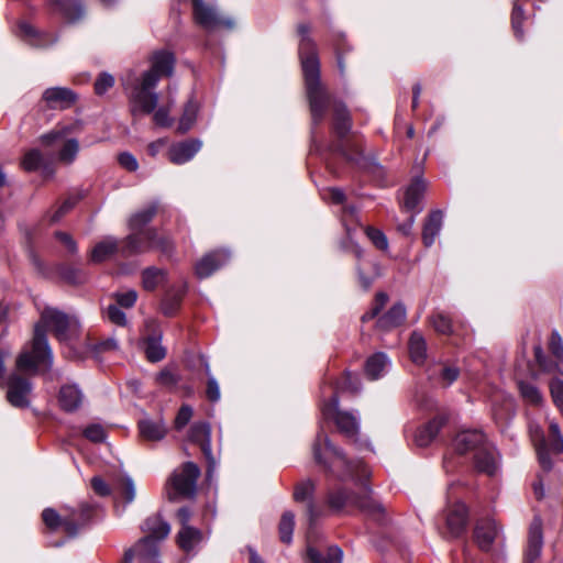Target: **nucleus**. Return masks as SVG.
I'll return each instance as SVG.
<instances>
[{"mask_svg": "<svg viewBox=\"0 0 563 563\" xmlns=\"http://www.w3.org/2000/svg\"><path fill=\"white\" fill-rule=\"evenodd\" d=\"M312 449L314 460L327 466L340 481L360 483L364 489V495L360 497L342 488L331 490L328 494L329 507L335 512L360 509L378 519L384 512V508L380 503L372 498L369 488L363 483L369 476L367 466L360 460L349 461L341 451L331 444L323 430L318 432Z\"/></svg>", "mask_w": 563, "mask_h": 563, "instance_id": "1", "label": "nucleus"}, {"mask_svg": "<svg viewBox=\"0 0 563 563\" xmlns=\"http://www.w3.org/2000/svg\"><path fill=\"white\" fill-rule=\"evenodd\" d=\"M54 332L59 341L69 340L70 335L80 332L77 318L54 309L46 308L41 320L35 324L34 338L30 350H24L16 358V369L22 373L35 374L41 365H52V352L47 343L45 329Z\"/></svg>", "mask_w": 563, "mask_h": 563, "instance_id": "2", "label": "nucleus"}, {"mask_svg": "<svg viewBox=\"0 0 563 563\" xmlns=\"http://www.w3.org/2000/svg\"><path fill=\"white\" fill-rule=\"evenodd\" d=\"M151 63V69L143 73L135 82H132L130 77L123 80L124 88L130 90L129 98L133 115H136L137 112L150 114L156 109L158 95L153 92V89L157 86L161 77L173 75L175 56L169 51H157L153 53Z\"/></svg>", "mask_w": 563, "mask_h": 563, "instance_id": "3", "label": "nucleus"}, {"mask_svg": "<svg viewBox=\"0 0 563 563\" xmlns=\"http://www.w3.org/2000/svg\"><path fill=\"white\" fill-rule=\"evenodd\" d=\"M298 32L301 35L299 43V57L305 76L307 96L310 106L312 124L322 122L330 106V96L320 82V64L314 42L309 36V27L299 25Z\"/></svg>", "mask_w": 563, "mask_h": 563, "instance_id": "4", "label": "nucleus"}, {"mask_svg": "<svg viewBox=\"0 0 563 563\" xmlns=\"http://www.w3.org/2000/svg\"><path fill=\"white\" fill-rule=\"evenodd\" d=\"M146 536L124 554L122 563H132L134 555L139 563H161L158 560L157 541L165 539L170 532V526L159 515L148 517L143 526Z\"/></svg>", "mask_w": 563, "mask_h": 563, "instance_id": "5", "label": "nucleus"}, {"mask_svg": "<svg viewBox=\"0 0 563 563\" xmlns=\"http://www.w3.org/2000/svg\"><path fill=\"white\" fill-rule=\"evenodd\" d=\"M529 432L538 453L539 463L544 471L549 472L552 468L550 455L563 453V435L560 427L556 422L551 421L549 424V434L545 437L538 424L531 423L529 426Z\"/></svg>", "mask_w": 563, "mask_h": 563, "instance_id": "6", "label": "nucleus"}, {"mask_svg": "<svg viewBox=\"0 0 563 563\" xmlns=\"http://www.w3.org/2000/svg\"><path fill=\"white\" fill-rule=\"evenodd\" d=\"M154 249L163 253H169L173 249V243L167 238L158 236L155 230L147 229L132 231V233L122 241L120 252L124 257H128Z\"/></svg>", "mask_w": 563, "mask_h": 563, "instance_id": "7", "label": "nucleus"}, {"mask_svg": "<svg viewBox=\"0 0 563 563\" xmlns=\"http://www.w3.org/2000/svg\"><path fill=\"white\" fill-rule=\"evenodd\" d=\"M200 468L194 462H186L175 470L167 482V496L169 500L178 498H194L197 490V481Z\"/></svg>", "mask_w": 563, "mask_h": 563, "instance_id": "8", "label": "nucleus"}, {"mask_svg": "<svg viewBox=\"0 0 563 563\" xmlns=\"http://www.w3.org/2000/svg\"><path fill=\"white\" fill-rule=\"evenodd\" d=\"M321 411L325 419H333L340 432L347 438H353L357 433V418L351 412L339 410V397L330 396V400L322 404Z\"/></svg>", "mask_w": 563, "mask_h": 563, "instance_id": "9", "label": "nucleus"}, {"mask_svg": "<svg viewBox=\"0 0 563 563\" xmlns=\"http://www.w3.org/2000/svg\"><path fill=\"white\" fill-rule=\"evenodd\" d=\"M88 508H82L79 512L73 511L70 515H58L54 509L46 508L42 514L44 523L52 530L62 528L68 536L77 533L79 525L86 520Z\"/></svg>", "mask_w": 563, "mask_h": 563, "instance_id": "10", "label": "nucleus"}, {"mask_svg": "<svg viewBox=\"0 0 563 563\" xmlns=\"http://www.w3.org/2000/svg\"><path fill=\"white\" fill-rule=\"evenodd\" d=\"M351 129L352 119L346 107L342 102H334L332 130L333 133L339 137L340 142L333 146V151L339 152L347 159H354V157L347 153V144L343 143V140L347 136Z\"/></svg>", "mask_w": 563, "mask_h": 563, "instance_id": "11", "label": "nucleus"}, {"mask_svg": "<svg viewBox=\"0 0 563 563\" xmlns=\"http://www.w3.org/2000/svg\"><path fill=\"white\" fill-rule=\"evenodd\" d=\"M7 386V399L13 407L25 408L30 405L29 396L32 391V384L27 378L11 374Z\"/></svg>", "mask_w": 563, "mask_h": 563, "instance_id": "12", "label": "nucleus"}, {"mask_svg": "<svg viewBox=\"0 0 563 563\" xmlns=\"http://www.w3.org/2000/svg\"><path fill=\"white\" fill-rule=\"evenodd\" d=\"M195 21L206 30H214L221 25L232 27L230 20L221 19L216 10L207 5L202 0H192Z\"/></svg>", "mask_w": 563, "mask_h": 563, "instance_id": "13", "label": "nucleus"}, {"mask_svg": "<svg viewBox=\"0 0 563 563\" xmlns=\"http://www.w3.org/2000/svg\"><path fill=\"white\" fill-rule=\"evenodd\" d=\"M146 333H154L151 336H147L144 341L145 344V355L150 362H159L166 355V350L162 345V331L158 328V324L155 320L151 319L145 322Z\"/></svg>", "mask_w": 563, "mask_h": 563, "instance_id": "14", "label": "nucleus"}, {"mask_svg": "<svg viewBox=\"0 0 563 563\" xmlns=\"http://www.w3.org/2000/svg\"><path fill=\"white\" fill-rule=\"evenodd\" d=\"M543 548L542 520L536 516L528 531V543L525 551V563H534L541 555Z\"/></svg>", "mask_w": 563, "mask_h": 563, "instance_id": "15", "label": "nucleus"}, {"mask_svg": "<svg viewBox=\"0 0 563 563\" xmlns=\"http://www.w3.org/2000/svg\"><path fill=\"white\" fill-rule=\"evenodd\" d=\"M77 96L69 88L52 87L47 88L42 96L46 107L54 110H64L70 108L76 102Z\"/></svg>", "mask_w": 563, "mask_h": 563, "instance_id": "16", "label": "nucleus"}, {"mask_svg": "<svg viewBox=\"0 0 563 563\" xmlns=\"http://www.w3.org/2000/svg\"><path fill=\"white\" fill-rule=\"evenodd\" d=\"M475 467L478 472L494 476L499 470V454L496 448L486 443L479 448L474 456Z\"/></svg>", "mask_w": 563, "mask_h": 563, "instance_id": "17", "label": "nucleus"}, {"mask_svg": "<svg viewBox=\"0 0 563 563\" xmlns=\"http://www.w3.org/2000/svg\"><path fill=\"white\" fill-rule=\"evenodd\" d=\"M445 523L448 533L451 537L461 536L466 528L467 523V508L462 503H456L451 506L445 516Z\"/></svg>", "mask_w": 563, "mask_h": 563, "instance_id": "18", "label": "nucleus"}, {"mask_svg": "<svg viewBox=\"0 0 563 563\" xmlns=\"http://www.w3.org/2000/svg\"><path fill=\"white\" fill-rule=\"evenodd\" d=\"M229 252L223 250L207 254L196 264L195 269L197 276L199 278L209 277L213 272L223 266L229 261Z\"/></svg>", "mask_w": 563, "mask_h": 563, "instance_id": "19", "label": "nucleus"}, {"mask_svg": "<svg viewBox=\"0 0 563 563\" xmlns=\"http://www.w3.org/2000/svg\"><path fill=\"white\" fill-rule=\"evenodd\" d=\"M84 399L85 396L76 384H65L59 389L58 404L66 412H74L78 410L81 407Z\"/></svg>", "mask_w": 563, "mask_h": 563, "instance_id": "20", "label": "nucleus"}, {"mask_svg": "<svg viewBox=\"0 0 563 563\" xmlns=\"http://www.w3.org/2000/svg\"><path fill=\"white\" fill-rule=\"evenodd\" d=\"M486 444L485 435L478 430L462 431L453 440V446L456 452L464 454L472 450H478Z\"/></svg>", "mask_w": 563, "mask_h": 563, "instance_id": "21", "label": "nucleus"}, {"mask_svg": "<svg viewBox=\"0 0 563 563\" xmlns=\"http://www.w3.org/2000/svg\"><path fill=\"white\" fill-rule=\"evenodd\" d=\"M497 534L498 527L493 519H482L476 523L474 539L482 550H489Z\"/></svg>", "mask_w": 563, "mask_h": 563, "instance_id": "22", "label": "nucleus"}, {"mask_svg": "<svg viewBox=\"0 0 563 563\" xmlns=\"http://www.w3.org/2000/svg\"><path fill=\"white\" fill-rule=\"evenodd\" d=\"M201 148L199 140H187L169 148V159L174 164H184L190 161Z\"/></svg>", "mask_w": 563, "mask_h": 563, "instance_id": "23", "label": "nucleus"}, {"mask_svg": "<svg viewBox=\"0 0 563 563\" xmlns=\"http://www.w3.org/2000/svg\"><path fill=\"white\" fill-rule=\"evenodd\" d=\"M188 438L191 442L200 445L206 459L212 462L211 456V429L207 422H197L190 427Z\"/></svg>", "mask_w": 563, "mask_h": 563, "instance_id": "24", "label": "nucleus"}, {"mask_svg": "<svg viewBox=\"0 0 563 563\" xmlns=\"http://www.w3.org/2000/svg\"><path fill=\"white\" fill-rule=\"evenodd\" d=\"M314 493V484L311 481H305L299 483L294 492V499L296 501H306L308 500V507L307 512L309 517L310 525L313 523L317 518L321 515L318 507L314 505V503L311 500V497Z\"/></svg>", "mask_w": 563, "mask_h": 563, "instance_id": "25", "label": "nucleus"}, {"mask_svg": "<svg viewBox=\"0 0 563 563\" xmlns=\"http://www.w3.org/2000/svg\"><path fill=\"white\" fill-rule=\"evenodd\" d=\"M426 190V184L423 179L417 177L412 180V183L407 187L405 191L404 197V208L407 211L418 213L421 211L420 208H418L422 197L423 192Z\"/></svg>", "mask_w": 563, "mask_h": 563, "instance_id": "26", "label": "nucleus"}, {"mask_svg": "<svg viewBox=\"0 0 563 563\" xmlns=\"http://www.w3.org/2000/svg\"><path fill=\"white\" fill-rule=\"evenodd\" d=\"M140 435L147 441H161L167 433V427L163 419H143L139 422Z\"/></svg>", "mask_w": 563, "mask_h": 563, "instance_id": "27", "label": "nucleus"}, {"mask_svg": "<svg viewBox=\"0 0 563 563\" xmlns=\"http://www.w3.org/2000/svg\"><path fill=\"white\" fill-rule=\"evenodd\" d=\"M406 319V308L402 303H395L386 313L380 316L376 322L379 330L389 331L399 327Z\"/></svg>", "mask_w": 563, "mask_h": 563, "instance_id": "28", "label": "nucleus"}, {"mask_svg": "<svg viewBox=\"0 0 563 563\" xmlns=\"http://www.w3.org/2000/svg\"><path fill=\"white\" fill-rule=\"evenodd\" d=\"M445 423L444 417H435L428 423L419 428L415 435V441L419 446H427L437 437L440 429Z\"/></svg>", "mask_w": 563, "mask_h": 563, "instance_id": "29", "label": "nucleus"}, {"mask_svg": "<svg viewBox=\"0 0 563 563\" xmlns=\"http://www.w3.org/2000/svg\"><path fill=\"white\" fill-rule=\"evenodd\" d=\"M443 223V213L440 210L432 211L423 225L422 241L423 244L429 247L431 246L435 238L439 235Z\"/></svg>", "mask_w": 563, "mask_h": 563, "instance_id": "30", "label": "nucleus"}, {"mask_svg": "<svg viewBox=\"0 0 563 563\" xmlns=\"http://www.w3.org/2000/svg\"><path fill=\"white\" fill-rule=\"evenodd\" d=\"M389 361L386 354L378 352L369 356L365 363V374L372 379H378L388 371Z\"/></svg>", "mask_w": 563, "mask_h": 563, "instance_id": "31", "label": "nucleus"}, {"mask_svg": "<svg viewBox=\"0 0 563 563\" xmlns=\"http://www.w3.org/2000/svg\"><path fill=\"white\" fill-rule=\"evenodd\" d=\"M53 4L69 22L80 20L85 14V9L79 0H54Z\"/></svg>", "mask_w": 563, "mask_h": 563, "instance_id": "32", "label": "nucleus"}, {"mask_svg": "<svg viewBox=\"0 0 563 563\" xmlns=\"http://www.w3.org/2000/svg\"><path fill=\"white\" fill-rule=\"evenodd\" d=\"M201 541L202 532L191 526L181 528L177 534V543L186 552L194 550Z\"/></svg>", "mask_w": 563, "mask_h": 563, "instance_id": "33", "label": "nucleus"}, {"mask_svg": "<svg viewBox=\"0 0 563 563\" xmlns=\"http://www.w3.org/2000/svg\"><path fill=\"white\" fill-rule=\"evenodd\" d=\"M121 246L115 239L107 238L95 245L91 251L90 258L95 263H101L110 258L115 252L120 251Z\"/></svg>", "mask_w": 563, "mask_h": 563, "instance_id": "34", "label": "nucleus"}, {"mask_svg": "<svg viewBox=\"0 0 563 563\" xmlns=\"http://www.w3.org/2000/svg\"><path fill=\"white\" fill-rule=\"evenodd\" d=\"M307 556L309 563H342V550L338 547H330L324 553L308 547Z\"/></svg>", "mask_w": 563, "mask_h": 563, "instance_id": "35", "label": "nucleus"}, {"mask_svg": "<svg viewBox=\"0 0 563 563\" xmlns=\"http://www.w3.org/2000/svg\"><path fill=\"white\" fill-rule=\"evenodd\" d=\"M409 353L416 364H422L427 357V343L423 335L418 331H413L410 336Z\"/></svg>", "mask_w": 563, "mask_h": 563, "instance_id": "36", "label": "nucleus"}, {"mask_svg": "<svg viewBox=\"0 0 563 563\" xmlns=\"http://www.w3.org/2000/svg\"><path fill=\"white\" fill-rule=\"evenodd\" d=\"M157 212V203H152L143 210L135 212L129 220L131 231H140L152 221Z\"/></svg>", "mask_w": 563, "mask_h": 563, "instance_id": "37", "label": "nucleus"}, {"mask_svg": "<svg viewBox=\"0 0 563 563\" xmlns=\"http://www.w3.org/2000/svg\"><path fill=\"white\" fill-rule=\"evenodd\" d=\"M429 321L433 327L434 331L442 335H451L454 333V328L452 323V319L444 311H434Z\"/></svg>", "mask_w": 563, "mask_h": 563, "instance_id": "38", "label": "nucleus"}, {"mask_svg": "<svg viewBox=\"0 0 563 563\" xmlns=\"http://www.w3.org/2000/svg\"><path fill=\"white\" fill-rule=\"evenodd\" d=\"M295 528V514L290 510L283 512L278 523L279 539L285 544H290L292 541V532Z\"/></svg>", "mask_w": 563, "mask_h": 563, "instance_id": "39", "label": "nucleus"}, {"mask_svg": "<svg viewBox=\"0 0 563 563\" xmlns=\"http://www.w3.org/2000/svg\"><path fill=\"white\" fill-rule=\"evenodd\" d=\"M118 497L123 501L124 506L134 501L136 496L135 484L133 479L124 475L115 486Z\"/></svg>", "mask_w": 563, "mask_h": 563, "instance_id": "40", "label": "nucleus"}, {"mask_svg": "<svg viewBox=\"0 0 563 563\" xmlns=\"http://www.w3.org/2000/svg\"><path fill=\"white\" fill-rule=\"evenodd\" d=\"M361 383L356 375L345 373L334 384V393L331 396H336L339 391H349L355 394L360 390Z\"/></svg>", "mask_w": 563, "mask_h": 563, "instance_id": "41", "label": "nucleus"}, {"mask_svg": "<svg viewBox=\"0 0 563 563\" xmlns=\"http://www.w3.org/2000/svg\"><path fill=\"white\" fill-rule=\"evenodd\" d=\"M165 279V272L155 267H148L142 273V285L145 290L152 291Z\"/></svg>", "mask_w": 563, "mask_h": 563, "instance_id": "42", "label": "nucleus"}, {"mask_svg": "<svg viewBox=\"0 0 563 563\" xmlns=\"http://www.w3.org/2000/svg\"><path fill=\"white\" fill-rule=\"evenodd\" d=\"M197 113L198 104L195 101L189 100L185 106L183 115L179 120V131H181L183 133L189 131L196 121Z\"/></svg>", "mask_w": 563, "mask_h": 563, "instance_id": "43", "label": "nucleus"}, {"mask_svg": "<svg viewBox=\"0 0 563 563\" xmlns=\"http://www.w3.org/2000/svg\"><path fill=\"white\" fill-rule=\"evenodd\" d=\"M78 151V141L75 139L67 140L58 153V159L65 164H70L75 161Z\"/></svg>", "mask_w": 563, "mask_h": 563, "instance_id": "44", "label": "nucleus"}, {"mask_svg": "<svg viewBox=\"0 0 563 563\" xmlns=\"http://www.w3.org/2000/svg\"><path fill=\"white\" fill-rule=\"evenodd\" d=\"M388 301V295L379 291L376 294L372 308L362 316V322L376 318Z\"/></svg>", "mask_w": 563, "mask_h": 563, "instance_id": "45", "label": "nucleus"}, {"mask_svg": "<svg viewBox=\"0 0 563 563\" xmlns=\"http://www.w3.org/2000/svg\"><path fill=\"white\" fill-rule=\"evenodd\" d=\"M180 382V376L170 367H165L156 376V383L163 387L173 389Z\"/></svg>", "mask_w": 563, "mask_h": 563, "instance_id": "46", "label": "nucleus"}, {"mask_svg": "<svg viewBox=\"0 0 563 563\" xmlns=\"http://www.w3.org/2000/svg\"><path fill=\"white\" fill-rule=\"evenodd\" d=\"M533 351H534V360H536L537 364L539 365V367L543 372L552 373V372L560 371V364L548 360V357L544 354L543 349L540 344L536 345Z\"/></svg>", "mask_w": 563, "mask_h": 563, "instance_id": "47", "label": "nucleus"}, {"mask_svg": "<svg viewBox=\"0 0 563 563\" xmlns=\"http://www.w3.org/2000/svg\"><path fill=\"white\" fill-rule=\"evenodd\" d=\"M365 233L376 249L380 251L388 250V240L383 231L373 227H366Z\"/></svg>", "mask_w": 563, "mask_h": 563, "instance_id": "48", "label": "nucleus"}, {"mask_svg": "<svg viewBox=\"0 0 563 563\" xmlns=\"http://www.w3.org/2000/svg\"><path fill=\"white\" fill-rule=\"evenodd\" d=\"M521 396L530 404L538 405L542 400L539 389L531 383L519 382Z\"/></svg>", "mask_w": 563, "mask_h": 563, "instance_id": "49", "label": "nucleus"}, {"mask_svg": "<svg viewBox=\"0 0 563 563\" xmlns=\"http://www.w3.org/2000/svg\"><path fill=\"white\" fill-rule=\"evenodd\" d=\"M520 1L521 0H517L514 3V9H512V13H511V25H512L515 35L518 38H522V36H523V31H522L521 26H522V22L525 20L523 9H522V5L520 4Z\"/></svg>", "mask_w": 563, "mask_h": 563, "instance_id": "50", "label": "nucleus"}, {"mask_svg": "<svg viewBox=\"0 0 563 563\" xmlns=\"http://www.w3.org/2000/svg\"><path fill=\"white\" fill-rule=\"evenodd\" d=\"M107 319L120 327H124L128 323L125 313L118 307V305H109L104 311Z\"/></svg>", "mask_w": 563, "mask_h": 563, "instance_id": "51", "label": "nucleus"}, {"mask_svg": "<svg viewBox=\"0 0 563 563\" xmlns=\"http://www.w3.org/2000/svg\"><path fill=\"white\" fill-rule=\"evenodd\" d=\"M42 155L37 150H31L25 153L22 159V167L27 170H36L42 163Z\"/></svg>", "mask_w": 563, "mask_h": 563, "instance_id": "52", "label": "nucleus"}, {"mask_svg": "<svg viewBox=\"0 0 563 563\" xmlns=\"http://www.w3.org/2000/svg\"><path fill=\"white\" fill-rule=\"evenodd\" d=\"M206 374L208 376L207 390H206L207 397L210 401L217 402L221 396L220 387H219L217 379L211 375L210 367L208 364H206Z\"/></svg>", "mask_w": 563, "mask_h": 563, "instance_id": "53", "label": "nucleus"}, {"mask_svg": "<svg viewBox=\"0 0 563 563\" xmlns=\"http://www.w3.org/2000/svg\"><path fill=\"white\" fill-rule=\"evenodd\" d=\"M118 306L123 308H132L137 300V292L133 289L115 292L113 295Z\"/></svg>", "mask_w": 563, "mask_h": 563, "instance_id": "54", "label": "nucleus"}, {"mask_svg": "<svg viewBox=\"0 0 563 563\" xmlns=\"http://www.w3.org/2000/svg\"><path fill=\"white\" fill-rule=\"evenodd\" d=\"M460 376V369L456 366L445 365L440 371L439 380L443 386H450Z\"/></svg>", "mask_w": 563, "mask_h": 563, "instance_id": "55", "label": "nucleus"}, {"mask_svg": "<svg viewBox=\"0 0 563 563\" xmlns=\"http://www.w3.org/2000/svg\"><path fill=\"white\" fill-rule=\"evenodd\" d=\"M549 349H550L551 353L561 363H563V340L556 330L552 331V333H551Z\"/></svg>", "mask_w": 563, "mask_h": 563, "instance_id": "56", "label": "nucleus"}, {"mask_svg": "<svg viewBox=\"0 0 563 563\" xmlns=\"http://www.w3.org/2000/svg\"><path fill=\"white\" fill-rule=\"evenodd\" d=\"M114 85V78L108 73H102L95 82V92L99 96L106 93Z\"/></svg>", "mask_w": 563, "mask_h": 563, "instance_id": "57", "label": "nucleus"}, {"mask_svg": "<svg viewBox=\"0 0 563 563\" xmlns=\"http://www.w3.org/2000/svg\"><path fill=\"white\" fill-rule=\"evenodd\" d=\"M550 390L554 404L563 413V379H553L550 384Z\"/></svg>", "mask_w": 563, "mask_h": 563, "instance_id": "58", "label": "nucleus"}, {"mask_svg": "<svg viewBox=\"0 0 563 563\" xmlns=\"http://www.w3.org/2000/svg\"><path fill=\"white\" fill-rule=\"evenodd\" d=\"M181 295H167L162 301V311L165 316H173L179 307Z\"/></svg>", "mask_w": 563, "mask_h": 563, "instance_id": "59", "label": "nucleus"}, {"mask_svg": "<svg viewBox=\"0 0 563 563\" xmlns=\"http://www.w3.org/2000/svg\"><path fill=\"white\" fill-rule=\"evenodd\" d=\"M192 417V408L188 405H183L175 418L174 426L176 430H181L190 421Z\"/></svg>", "mask_w": 563, "mask_h": 563, "instance_id": "60", "label": "nucleus"}, {"mask_svg": "<svg viewBox=\"0 0 563 563\" xmlns=\"http://www.w3.org/2000/svg\"><path fill=\"white\" fill-rule=\"evenodd\" d=\"M85 437L96 443H100L106 439V430L100 424H90L84 431Z\"/></svg>", "mask_w": 563, "mask_h": 563, "instance_id": "61", "label": "nucleus"}, {"mask_svg": "<svg viewBox=\"0 0 563 563\" xmlns=\"http://www.w3.org/2000/svg\"><path fill=\"white\" fill-rule=\"evenodd\" d=\"M322 198L325 201H329V202H332L335 205H341L345 201V194L340 188L331 187L323 191Z\"/></svg>", "mask_w": 563, "mask_h": 563, "instance_id": "62", "label": "nucleus"}, {"mask_svg": "<svg viewBox=\"0 0 563 563\" xmlns=\"http://www.w3.org/2000/svg\"><path fill=\"white\" fill-rule=\"evenodd\" d=\"M152 112L154 122L159 126H169L172 124V120L169 118V110L167 107H159L158 109H154Z\"/></svg>", "mask_w": 563, "mask_h": 563, "instance_id": "63", "label": "nucleus"}, {"mask_svg": "<svg viewBox=\"0 0 563 563\" xmlns=\"http://www.w3.org/2000/svg\"><path fill=\"white\" fill-rule=\"evenodd\" d=\"M119 164L129 172H135L139 167L137 159L129 152H123L118 156Z\"/></svg>", "mask_w": 563, "mask_h": 563, "instance_id": "64", "label": "nucleus"}]
</instances>
